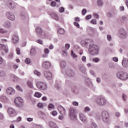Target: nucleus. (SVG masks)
I'll list each match as a JSON object with an SVG mask.
<instances>
[{"label":"nucleus","instance_id":"nucleus-14","mask_svg":"<svg viewBox=\"0 0 128 128\" xmlns=\"http://www.w3.org/2000/svg\"><path fill=\"white\" fill-rule=\"evenodd\" d=\"M79 118L80 120L82 122H84V124H86V122H88V119H86V116H84V114L82 113H80Z\"/></svg>","mask_w":128,"mask_h":128},{"label":"nucleus","instance_id":"nucleus-12","mask_svg":"<svg viewBox=\"0 0 128 128\" xmlns=\"http://www.w3.org/2000/svg\"><path fill=\"white\" fill-rule=\"evenodd\" d=\"M66 74L69 78L74 76V72L70 69H67L65 72Z\"/></svg>","mask_w":128,"mask_h":128},{"label":"nucleus","instance_id":"nucleus-16","mask_svg":"<svg viewBox=\"0 0 128 128\" xmlns=\"http://www.w3.org/2000/svg\"><path fill=\"white\" fill-rule=\"evenodd\" d=\"M126 36H128V34L124 29H120V38H126Z\"/></svg>","mask_w":128,"mask_h":128},{"label":"nucleus","instance_id":"nucleus-45","mask_svg":"<svg viewBox=\"0 0 128 128\" xmlns=\"http://www.w3.org/2000/svg\"><path fill=\"white\" fill-rule=\"evenodd\" d=\"M62 54L64 56H68V51L66 50H62Z\"/></svg>","mask_w":128,"mask_h":128},{"label":"nucleus","instance_id":"nucleus-21","mask_svg":"<svg viewBox=\"0 0 128 128\" xmlns=\"http://www.w3.org/2000/svg\"><path fill=\"white\" fill-rule=\"evenodd\" d=\"M86 86H90V88H92L93 86L92 82V80L90 78H87L86 80Z\"/></svg>","mask_w":128,"mask_h":128},{"label":"nucleus","instance_id":"nucleus-18","mask_svg":"<svg viewBox=\"0 0 128 128\" xmlns=\"http://www.w3.org/2000/svg\"><path fill=\"white\" fill-rule=\"evenodd\" d=\"M12 41L14 44H18L20 42L18 36V34H14L12 37Z\"/></svg>","mask_w":128,"mask_h":128},{"label":"nucleus","instance_id":"nucleus-5","mask_svg":"<svg viewBox=\"0 0 128 128\" xmlns=\"http://www.w3.org/2000/svg\"><path fill=\"white\" fill-rule=\"evenodd\" d=\"M14 102L18 108H22L24 106V100L20 97H17L14 99Z\"/></svg>","mask_w":128,"mask_h":128},{"label":"nucleus","instance_id":"nucleus-23","mask_svg":"<svg viewBox=\"0 0 128 128\" xmlns=\"http://www.w3.org/2000/svg\"><path fill=\"white\" fill-rule=\"evenodd\" d=\"M3 26L8 28H10V26H12V24L10 23V22L7 20L3 24Z\"/></svg>","mask_w":128,"mask_h":128},{"label":"nucleus","instance_id":"nucleus-37","mask_svg":"<svg viewBox=\"0 0 128 128\" xmlns=\"http://www.w3.org/2000/svg\"><path fill=\"white\" fill-rule=\"evenodd\" d=\"M24 62L27 64H30L32 62V60H30V58H26L24 60Z\"/></svg>","mask_w":128,"mask_h":128},{"label":"nucleus","instance_id":"nucleus-53","mask_svg":"<svg viewBox=\"0 0 128 128\" xmlns=\"http://www.w3.org/2000/svg\"><path fill=\"white\" fill-rule=\"evenodd\" d=\"M72 104H73V106H78V102L76 101H74L72 102Z\"/></svg>","mask_w":128,"mask_h":128},{"label":"nucleus","instance_id":"nucleus-54","mask_svg":"<svg viewBox=\"0 0 128 128\" xmlns=\"http://www.w3.org/2000/svg\"><path fill=\"white\" fill-rule=\"evenodd\" d=\"M19 74H20V76H24V71H22L20 70L19 72Z\"/></svg>","mask_w":128,"mask_h":128},{"label":"nucleus","instance_id":"nucleus-29","mask_svg":"<svg viewBox=\"0 0 128 128\" xmlns=\"http://www.w3.org/2000/svg\"><path fill=\"white\" fill-rule=\"evenodd\" d=\"M27 86L30 88H34V85H32V82L31 81L27 82Z\"/></svg>","mask_w":128,"mask_h":128},{"label":"nucleus","instance_id":"nucleus-59","mask_svg":"<svg viewBox=\"0 0 128 128\" xmlns=\"http://www.w3.org/2000/svg\"><path fill=\"white\" fill-rule=\"evenodd\" d=\"M107 16L108 18H112L113 16L112 14L110 12H108Z\"/></svg>","mask_w":128,"mask_h":128},{"label":"nucleus","instance_id":"nucleus-1","mask_svg":"<svg viewBox=\"0 0 128 128\" xmlns=\"http://www.w3.org/2000/svg\"><path fill=\"white\" fill-rule=\"evenodd\" d=\"M82 46L86 47L88 44V52L92 56L98 54V46L94 44V40H88L86 41L82 40L81 42Z\"/></svg>","mask_w":128,"mask_h":128},{"label":"nucleus","instance_id":"nucleus-44","mask_svg":"<svg viewBox=\"0 0 128 128\" xmlns=\"http://www.w3.org/2000/svg\"><path fill=\"white\" fill-rule=\"evenodd\" d=\"M44 54H50V50L48 48H46L44 50Z\"/></svg>","mask_w":128,"mask_h":128},{"label":"nucleus","instance_id":"nucleus-27","mask_svg":"<svg viewBox=\"0 0 128 128\" xmlns=\"http://www.w3.org/2000/svg\"><path fill=\"white\" fill-rule=\"evenodd\" d=\"M97 4L100 8H102L104 6V1L102 0H98Z\"/></svg>","mask_w":128,"mask_h":128},{"label":"nucleus","instance_id":"nucleus-48","mask_svg":"<svg viewBox=\"0 0 128 128\" xmlns=\"http://www.w3.org/2000/svg\"><path fill=\"white\" fill-rule=\"evenodd\" d=\"M51 6H56V2L52 1L50 4Z\"/></svg>","mask_w":128,"mask_h":128},{"label":"nucleus","instance_id":"nucleus-31","mask_svg":"<svg viewBox=\"0 0 128 128\" xmlns=\"http://www.w3.org/2000/svg\"><path fill=\"white\" fill-rule=\"evenodd\" d=\"M42 94L40 92H36L34 96L36 98H42Z\"/></svg>","mask_w":128,"mask_h":128},{"label":"nucleus","instance_id":"nucleus-61","mask_svg":"<svg viewBox=\"0 0 128 128\" xmlns=\"http://www.w3.org/2000/svg\"><path fill=\"white\" fill-rule=\"evenodd\" d=\"M65 48L66 50H69L70 48V45L68 44H67L65 45Z\"/></svg>","mask_w":128,"mask_h":128},{"label":"nucleus","instance_id":"nucleus-19","mask_svg":"<svg viewBox=\"0 0 128 128\" xmlns=\"http://www.w3.org/2000/svg\"><path fill=\"white\" fill-rule=\"evenodd\" d=\"M0 48L2 52H8V47L6 46L4 44H0Z\"/></svg>","mask_w":128,"mask_h":128},{"label":"nucleus","instance_id":"nucleus-8","mask_svg":"<svg viewBox=\"0 0 128 128\" xmlns=\"http://www.w3.org/2000/svg\"><path fill=\"white\" fill-rule=\"evenodd\" d=\"M102 118L104 122H108V112L106 111H103L102 114Z\"/></svg>","mask_w":128,"mask_h":128},{"label":"nucleus","instance_id":"nucleus-63","mask_svg":"<svg viewBox=\"0 0 128 128\" xmlns=\"http://www.w3.org/2000/svg\"><path fill=\"white\" fill-rule=\"evenodd\" d=\"M36 42L40 44H44V43L42 42V41L41 40H38L36 41Z\"/></svg>","mask_w":128,"mask_h":128},{"label":"nucleus","instance_id":"nucleus-15","mask_svg":"<svg viewBox=\"0 0 128 128\" xmlns=\"http://www.w3.org/2000/svg\"><path fill=\"white\" fill-rule=\"evenodd\" d=\"M6 92L8 94L12 96V94H16V90L12 88L9 87L6 89Z\"/></svg>","mask_w":128,"mask_h":128},{"label":"nucleus","instance_id":"nucleus-50","mask_svg":"<svg viewBox=\"0 0 128 128\" xmlns=\"http://www.w3.org/2000/svg\"><path fill=\"white\" fill-rule=\"evenodd\" d=\"M52 116H56L58 114V112L56 111V110H54L52 112Z\"/></svg>","mask_w":128,"mask_h":128},{"label":"nucleus","instance_id":"nucleus-46","mask_svg":"<svg viewBox=\"0 0 128 128\" xmlns=\"http://www.w3.org/2000/svg\"><path fill=\"white\" fill-rule=\"evenodd\" d=\"M6 31L4 28H0V34H6Z\"/></svg>","mask_w":128,"mask_h":128},{"label":"nucleus","instance_id":"nucleus-36","mask_svg":"<svg viewBox=\"0 0 128 128\" xmlns=\"http://www.w3.org/2000/svg\"><path fill=\"white\" fill-rule=\"evenodd\" d=\"M106 40H108V42H112V36L110 34H107Z\"/></svg>","mask_w":128,"mask_h":128},{"label":"nucleus","instance_id":"nucleus-11","mask_svg":"<svg viewBox=\"0 0 128 128\" xmlns=\"http://www.w3.org/2000/svg\"><path fill=\"white\" fill-rule=\"evenodd\" d=\"M7 6L10 10H14V8H16V4L12 0H10L8 2Z\"/></svg>","mask_w":128,"mask_h":128},{"label":"nucleus","instance_id":"nucleus-24","mask_svg":"<svg viewBox=\"0 0 128 128\" xmlns=\"http://www.w3.org/2000/svg\"><path fill=\"white\" fill-rule=\"evenodd\" d=\"M36 54V48H32L30 51V56H34Z\"/></svg>","mask_w":128,"mask_h":128},{"label":"nucleus","instance_id":"nucleus-32","mask_svg":"<svg viewBox=\"0 0 128 128\" xmlns=\"http://www.w3.org/2000/svg\"><path fill=\"white\" fill-rule=\"evenodd\" d=\"M51 16H52V18L56 20H58L59 18L58 16V15H56V14L53 13L51 14Z\"/></svg>","mask_w":128,"mask_h":128},{"label":"nucleus","instance_id":"nucleus-22","mask_svg":"<svg viewBox=\"0 0 128 128\" xmlns=\"http://www.w3.org/2000/svg\"><path fill=\"white\" fill-rule=\"evenodd\" d=\"M58 110L61 114H62V116H64V114H66V110L64 107L60 106L58 108Z\"/></svg>","mask_w":128,"mask_h":128},{"label":"nucleus","instance_id":"nucleus-62","mask_svg":"<svg viewBox=\"0 0 128 128\" xmlns=\"http://www.w3.org/2000/svg\"><path fill=\"white\" fill-rule=\"evenodd\" d=\"M74 26H75L78 28H80V24H78V23L76 22H74Z\"/></svg>","mask_w":128,"mask_h":128},{"label":"nucleus","instance_id":"nucleus-56","mask_svg":"<svg viewBox=\"0 0 128 128\" xmlns=\"http://www.w3.org/2000/svg\"><path fill=\"white\" fill-rule=\"evenodd\" d=\"M16 52L17 54H20V48H16Z\"/></svg>","mask_w":128,"mask_h":128},{"label":"nucleus","instance_id":"nucleus-28","mask_svg":"<svg viewBox=\"0 0 128 128\" xmlns=\"http://www.w3.org/2000/svg\"><path fill=\"white\" fill-rule=\"evenodd\" d=\"M50 126L51 128H58L56 124L54 122H50Z\"/></svg>","mask_w":128,"mask_h":128},{"label":"nucleus","instance_id":"nucleus-26","mask_svg":"<svg viewBox=\"0 0 128 128\" xmlns=\"http://www.w3.org/2000/svg\"><path fill=\"white\" fill-rule=\"evenodd\" d=\"M79 70L82 72L84 73L86 71V67L84 66H80L79 67Z\"/></svg>","mask_w":128,"mask_h":128},{"label":"nucleus","instance_id":"nucleus-2","mask_svg":"<svg viewBox=\"0 0 128 128\" xmlns=\"http://www.w3.org/2000/svg\"><path fill=\"white\" fill-rule=\"evenodd\" d=\"M116 76L120 80H126L128 78V73L122 71L118 72L116 74Z\"/></svg>","mask_w":128,"mask_h":128},{"label":"nucleus","instance_id":"nucleus-34","mask_svg":"<svg viewBox=\"0 0 128 128\" xmlns=\"http://www.w3.org/2000/svg\"><path fill=\"white\" fill-rule=\"evenodd\" d=\"M58 32H59V34H64V30L63 28H60L58 30Z\"/></svg>","mask_w":128,"mask_h":128},{"label":"nucleus","instance_id":"nucleus-30","mask_svg":"<svg viewBox=\"0 0 128 128\" xmlns=\"http://www.w3.org/2000/svg\"><path fill=\"white\" fill-rule=\"evenodd\" d=\"M61 68H64L66 66V62L64 60H62L60 62Z\"/></svg>","mask_w":128,"mask_h":128},{"label":"nucleus","instance_id":"nucleus-47","mask_svg":"<svg viewBox=\"0 0 128 128\" xmlns=\"http://www.w3.org/2000/svg\"><path fill=\"white\" fill-rule=\"evenodd\" d=\"M59 12H60L61 14L64 12V7H61L59 8Z\"/></svg>","mask_w":128,"mask_h":128},{"label":"nucleus","instance_id":"nucleus-52","mask_svg":"<svg viewBox=\"0 0 128 128\" xmlns=\"http://www.w3.org/2000/svg\"><path fill=\"white\" fill-rule=\"evenodd\" d=\"M91 22H92V24H96V20L92 19L91 20Z\"/></svg>","mask_w":128,"mask_h":128},{"label":"nucleus","instance_id":"nucleus-10","mask_svg":"<svg viewBox=\"0 0 128 128\" xmlns=\"http://www.w3.org/2000/svg\"><path fill=\"white\" fill-rule=\"evenodd\" d=\"M44 76L47 80H50L52 78V74L48 70L44 72Z\"/></svg>","mask_w":128,"mask_h":128},{"label":"nucleus","instance_id":"nucleus-20","mask_svg":"<svg viewBox=\"0 0 128 128\" xmlns=\"http://www.w3.org/2000/svg\"><path fill=\"white\" fill-rule=\"evenodd\" d=\"M122 64L124 68H128V59L124 58L122 60Z\"/></svg>","mask_w":128,"mask_h":128},{"label":"nucleus","instance_id":"nucleus-57","mask_svg":"<svg viewBox=\"0 0 128 128\" xmlns=\"http://www.w3.org/2000/svg\"><path fill=\"white\" fill-rule=\"evenodd\" d=\"M82 62H86V56H82Z\"/></svg>","mask_w":128,"mask_h":128},{"label":"nucleus","instance_id":"nucleus-13","mask_svg":"<svg viewBox=\"0 0 128 128\" xmlns=\"http://www.w3.org/2000/svg\"><path fill=\"white\" fill-rule=\"evenodd\" d=\"M7 112L10 116H14L16 114V110L12 108H8Z\"/></svg>","mask_w":128,"mask_h":128},{"label":"nucleus","instance_id":"nucleus-43","mask_svg":"<svg viewBox=\"0 0 128 128\" xmlns=\"http://www.w3.org/2000/svg\"><path fill=\"white\" fill-rule=\"evenodd\" d=\"M90 74H92L93 76H94V78H96V74H94V70H90Z\"/></svg>","mask_w":128,"mask_h":128},{"label":"nucleus","instance_id":"nucleus-58","mask_svg":"<svg viewBox=\"0 0 128 128\" xmlns=\"http://www.w3.org/2000/svg\"><path fill=\"white\" fill-rule=\"evenodd\" d=\"M4 60L2 56H0V64H2L4 63Z\"/></svg>","mask_w":128,"mask_h":128},{"label":"nucleus","instance_id":"nucleus-39","mask_svg":"<svg viewBox=\"0 0 128 128\" xmlns=\"http://www.w3.org/2000/svg\"><path fill=\"white\" fill-rule=\"evenodd\" d=\"M48 108L50 110H54V105L52 104H49Z\"/></svg>","mask_w":128,"mask_h":128},{"label":"nucleus","instance_id":"nucleus-40","mask_svg":"<svg viewBox=\"0 0 128 128\" xmlns=\"http://www.w3.org/2000/svg\"><path fill=\"white\" fill-rule=\"evenodd\" d=\"M84 112H90V108L88 106L85 107Z\"/></svg>","mask_w":128,"mask_h":128},{"label":"nucleus","instance_id":"nucleus-4","mask_svg":"<svg viewBox=\"0 0 128 128\" xmlns=\"http://www.w3.org/2000/svg\"><path fill=\"white\" fill-rule=\"evenodd\" d=\"M76 110L74 108H70L69 110V116L70 120H76Z\"/></svg>","mask_w":128,"mask_h":128},{"label":"nucleus","instance_id":"nucleus-17","mask_svg":"<svg viewBox=\"0 0 128 128\" xmlns=\"http://www.w3.org/2000/svg\"><path fill=\"white\" fill-rule=\"evenodd\" d=\"M50 62L48 61H45L43 62L42 67L44 68H50Z\"/></svg>","mask_w":128,"mask_h":128},{"label":"nucleus","instance_id":"nucleus-41","mask_svg":"<svg viewBox=\"0 0 128 128\" xmlns=\"http://www.w3.org/2000/svg\"><path fill=\"white\" fill-rule=\"evenodd\" d=\"M38 106L40 108H44V104L40 102L38 104Z\"/></svg>","mask_w":128,"mask_h":128},{"label":"nucleus","instance_id":"nucleus-51","mask_svg":"<svg viewBox=\"0 0 128 128\" xmlns=\"http://www.w3.org/2000/svg\"><path fill=\"white\" fill-rule=\"evenodd\" d=\"M14 58V54L12 53H10V54H9L8 56V58H9V60H10L11 58Z\"/></svg>","mask_w":128,"mask_h":128},{"label":"nucleus","instance_id":"nucleus-3","mask_svg":"<svg viewBox=\"0 0 128 128\" xmlns=\"http://www.w3.org/2000/svg\"><path fill=\"white\" fill-rule=\"evenodd\" d=\"M96 102L99 106H104L108 101L104 96H99L96 99Z\"/></svg>","mask_w":128,"mask_h":128},{"label":"nucleus","instance_id":"nucleus-25","mask_svg":"<svg viewBox=\"0 0 128 128\" xmlns=\"http://www.w3.org/2000/svg\"><path fill=\"white\" fill-rule=\"evenodd\" d=\"M21 18H22L24 20H28V17L25 13H22L21 14Z\"/></svg>","mask_w":128,"mask_h":128},{"label":"nucleus","instance_id":"nucleus-55","mask_svg":"<svg viewBox=\"0 0 128 128\" xmlns=\"http://www.w3.org/2000/svg\"><path fill=\"white\" fill-rule=\"evenodd\" d=\"M96 81L98 84H100V82H102V80H100V78L98 77L96 78Z\"/></svg>","mask_w":128,"mask_h":128},{"label":"nucleus","instance_id":"nucleus-9","mask_svg":"<svg viewBox=\"0 0 128 128\" xmlns=\"http://www.w3.org/2000/svg\"><path fill=\"white\" fill-rule=\"evenodd\" d=\"M6 16L8 20H10L14 21L16 20V16H14V13L10 12H6Z\"/></svg>","mask_w":128,"mask_h":128},{"label":"nucleus","instance_id":"nucleus-60","mask_svg":"<svg viewBox=\"0 0 128 128\" xmlns=\"http://www.w3.org/2000/svg\"><path fill=\"white\" fill-rule=\"evenodd\" d=\"M86 14V10L84 8L82 10V16H84Z\"/></svg>","mask_w":128,"mask_h":128},{"label":"nucleus","instance_id":"nucleus-49","mask_svg":"<svg viewBox=\"0 0 128 128\" xmlns=\"http://www.w3.org/2000/svg\"><path fill=\"white\" fill-rule=\"evenodd\" d=\"M16 88L18 90L19 92H22V88H20V86L17 85L16 86Z\"/></svg>","mask_w":128,"mask_h":128},{"label":"nucleus","instance_id":"nucleus-38","mask_svg":"<svg viewBox=\"0 0 128 128\" xmlns=\"http://www.w3.org/2000/svg\"><path fill=\"white\" fill-rule=\"evenodd\" d=\"M71 56H72L73 58H78V56L74 52V50H72L71 51Z\"/></svg>","mask_w":128,"mask_h":128},{"label":"nucleus","instance_id":"nucleus-42","mask_svg":"<svg viewBox=\"0 0 128 128\" xmlns=\"http://www.w3.org/2000/svg\"><path fill=\"white\" fill-rule=\"evenodd\" d=\"M92 62H100V59L98 58H94L92 60Z\"/></svg>","mask_w":128,"mask_h":128},{"label":"nucleus","instance_id":"nucleus-35","mask_svg":"<svg viewBox=\"0 0 128 128\" xmlns=\"http://www.w3.org/2000/svg\"><path fill=\"white\" fill-rule=\"evenodd\" d=\"M33 93H34V92H32V90H30L29 92H28L26 94V96L28 98H30L32 96V94Z\"/></svg>","mask_w":128,"mask_h":128},{"label":"nucleus","instance_id":"nucleus-64","mask_svg":"<svg viewBox=\"0 0 128 128\" xmlns=\"http://www.w3.org/2000/svg\"><path fill=\"white\" fill-rule=\"evenodd\" d=\"M90 18H92V15L89 14L86 16V20H90Z\"/></svg>","mask_w":128,"mask_h":128},{"label":"nucleus","instance_id":"nucleus-6","mask_svg":"<svg viewBox=\"0 0 128 128\" xmlns=\"http://www.w3.org/2000/svg\"><path fill=\"white\" fill-rule=\"evenodd\" d=\"M36 86L38 90H46L48 88V86L44 82H38L36 83Z\"/></svg>","mask_w":128,"mask_h":128},{"label":"nucleus","instance_id":"nucleus-7","mask_svg":"<svg viewBox=\"0 0 128 128\" xmlns=\"http://www.w3.org/2000/svg\"><path fill=\"white\" fill-rule=\"evenodd\" d=\"M36 32L37 34H38V36H40V38H44V36H46V32L42 31V29L40 26L36 28Z\"/></svg>","mask_w":128,"mask_h":128},{"label":"nucleus","instance_id":"nucleus-33","mask_svg":"<svg viewBox=\"0 0 128 128\" xmlns=\"http://www.w3.org/2000/svg\"><path fill=\"white\" fill-rule=\"evenodd\" d=\"M34 74L37 76H40L42 75L40 72H38V70H34Z\"/></svg>","mask_w":128,"mask_h":128}]
</instances>
